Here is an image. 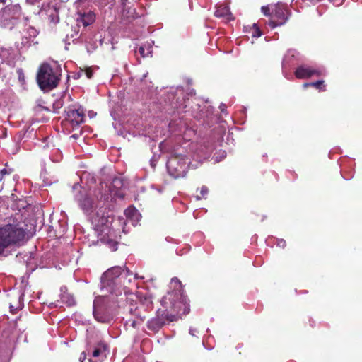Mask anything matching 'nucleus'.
I'll return each mask as SVG.
<instances>
[{"label":"nucleus","instance_id":"36","mask_svg":"<svg viewBox=\"0 0 362 362\" xmlns=\"http://www.w3.org/2000/svg\"><path fill=\"white\" fill-rule=\"evenodd\" d=\"M50 17L52 18V20H51V21H52V22H55V23L58 22V20L54 21V13H52L50 14Z\"/></svg>","mask_w":362,"mask_h":362},{"label":"nucleus","instance_id":"7","mask_svg":"<svg viewBox=\"0 0 362 362\" xmlns=\"http://www.w3.org/2000/svg\"><path fill=\"white\" fill-rule=\"evenodd\" d=\"M21 14L19 4H7L0 10V25L12 28Z\"/></svg>","mask_w":362,"mask_h":362},{"label":"nucleus","instance_id":"41","mask_svg":"<svg viewBox=\"0 0 362 362\" xmlns=\"http://www.w3.org/2000/svg\"><path fill=\"white\" fill-rule=\"evenodd\" d=\"M146 76H147V73H146V74H144V76H143V78H142L141 80H143L144 78H145L146 77Z\"/></svg>","mask_w":362,"mask_h":362},{"label":"nucleus","instance_id":"13","mask_svg":"<svg viewBox=\"0 0 362 362\" xmlns=\"http://www.w3.org/2000/svg\"><path fill=\"white\" fill-rule=\"evenodd\" d=\"M112 187L114 188H117V189H109L110 191L111 199H115L116 197L123 198L124 194L120 189H119V188L122 187V182L121 179L115 178L112 181Z\"/></svg>","mask_w":362,"mask_h":362},{"label":"nucleus","instance_id":"29","mask_svg":"<svg viewBox=\"0 0 362 362\" xmlns=\"http://www.w3.org/2000/svg\"><path fill=\"white\" fill-rule=\"evenodd\" d=\"M95 301H94V303H93V308H94V310H93V315H94V316H95V319H96L97 320H98V321H100V322H103L102 319L99 318V317L97 316V315H96V313H95Z\"/></svg>","mask_w":362,"mask_h":362},{"label":"nucleus","instance_id":"14","mask_svg":"<svg viewBox=\"0 0 362 362\" xmlns=\"http://www.w3.org/2000/svg\"><path fill=\"white\" fill-rule=\"evenodd\" d=\"M165 323V320L163 317H155L148 321V328L152 331H158Z\"/></svg>","mask_w":362,"mask_h":362},{"label":"nucleus","instance_id":"35","mask_svg":"<svg viewBox=\"0 0 362 362\" xmlns=\"http://www.w3.org/2000/svg\"><path fill=\"white\" fill-rule=\"evenodd\" d=\"M226 108V105L224 104H221L220 105V109H221V112H224Z\"/></svg>","mask_w":362,"mask_h":362},{"label":"nucleus","instance_id":"31","mask_svg":"<svg viewBox=\"0 0 362 362\" xmlns=\"http://www.w3.org/2000/svg\"><path fill=\"white\" fill-rule=\"evenodd\" d=\"M7 4V0H0V8L4 7Z\"/></svg>","mask_w":362,"mask_h":362},{"label":"nucleus","instance_id":"27","mask_svg":"<svg viewBox=\"0 0 362 362\" xmlns=\"http://www.w3.org/2000/svg\"><path fill=\"white\" fill-rule=\"evenodd\" d=\"M28 31L31 37H35L38 34L37 30L33 28H30Z\"/></svg>","mask_w":362,"mask_h":362},{"label":"nucleus","instance_id":"25","mask_svg":"<svg viewBox=\"0 0 362 362\" xmlns=\"http://www.w3.org/2000/svg\"><path fill=\"white\" fill-rule=\"evenodd\" d=\"M262 11L264 13V15L267 16L270 14V11L272 12V6H262Z\"/></svg>","mask_w":362,"mask_h":362},{"label":"nucleus","instance_id":"37","mask_svg":"<svg viewBox=\"0 0 362 362\" xmlns=\"http://www.w3.org/2000/svg\"><path fill=\"white\" fill-rule=\"evenodd\" d=\"M133 278L134 279H144L143 276H139L137 274H134Z\"/></svg>","mask_w":362,"mask_h":362},{"label":"nucleus","instance_id":"28","mask_svg":"<svg viewBox=\"0 0 362 362\" xmlns=\"http://www.w3.org/2000/svg\"><path fill=\"white\" fill-rule=\"evenodd\" d=\"M84 71H85V74L87 76V78H91V77L93 76L92 70L90 68H88V69H86Z\"/></svg>","mask_w":362,"mask_h":362},{"label":"nucleus","instance_id":"40","mask_svg":"<svg viewBox=\"0 0 362 362\" xmlns=\"http://www.w3.org/2000/svg\"><path fill=\"white\" fill-rule=\"evenodd\" d=\"M4 175L0 173V182L2 181Z\"/></svg>","mask_w":362,"mask_h":362},{"label":"nucleus","instance_id":"22","mask_svg":"<svg viewBox=\"0 0 362 362\" xmlns=\"http://www.w3.org/2000/svg\"><path fill=\"white\" fill-rule=\"evenodd\" d=\"M151 47L148 46L147 50L146 51V47L143 45L139 48V52L143 57H145L151 53Z\"/></svg>","mask_w":362,"mask_h":362},{"label":"nucleus","instance_id":"32","mask_svg":"<svg viewBox=\"0 0 362 362\" xmlns=\"http://www.w3.org/2000/svg\"><path fill=\"white\" fill-rule=\"evenodd\" d=\"M330 1L333 2L334 4L339 6L341 4V0H329Z\"/></svg>","mask_w":362,"mask_h":362},{"label":"nucleus","instance_id":"38","mask_svg":"<svg viewBox=\"0 0 362 362\" xmlns=\"http://www.w3.org/2000/svg\"><path fill=\"white\" fill-rule=\"evenodd\" d=\"M95 115H96V114H95V112H91V111H90V112H89V116H90V117H93Z\"/></svg>","mask_w":362,"mask_h":362},{"label":"nucleus","instance_id":"4","mask_svg":"<svg viewBox=\"0 0 362 362\" xmlns=\"http://www.w3.org/2000/svg\"><path fill=\"white\" fill-rule=\"evenodd\" d=\"M25 224L21 221V216L17 214L9 223L0 227V255L5 248L20 246L25 238Z\"/></svg>","mask_w":362,"mask_h":362},{"label":"nucleus","instance_id":"39","mask_svg":"<svg viewBox=\"0 0 362 362\" xmlns=\"http://www.w3.org/2000/svg\"><path fill=\"white\" fill-rule=\"evenodd\" d=\"M136 322L135 321H132V326L133 327H136Z\"/></svg>","mask_w":362,"mask_h":362},{"label":"nucleus","instance_id":"12","mask_svg":"<svg viewBox=\"0 0 362 362\" xmlns=\"http://www.w3.org/2000/svg\"><path fill=\"white\" fill-rule=\"evenodd\" d=\"M215 16L218 18H223L227 21L233 20V15L228 6L221 5L216 8Z\"/></svg>","mask_w":362,"mask_h":362},{"label":"nucleus","instance_id":"42","mask_svg":"<svg viewBox=\"0 0 362 362\" xmlns=\"http://www.w3.org/2000/svg\"><path fill=\"white\" fill-rule=\"evenodd\" d=\"M223 157H226V153H225V152H223Z\"/></svg>","mask_w":362,"mask_h":362},{"label":"nucleus","instance_id":"5","mask_svg":"<svg viewBox=\"0 0 362 362\" xmlns=\"http://www.w3.org/2000/svg\"><path fill=\"white\" fill-rule=\"evenodd\" d=\"M37 80L40 88L43 90L54 88L59 81V74L48 64H43L40 67Z\"/></svg>","mask_w":362,"mask_h":362},{"label":"nucleus","instance_id":"33","mask_svg":"<svg viewBox=\"0 0 362 362\" xmlns=\"http://www.w3.org/2000/svg\"><path fill=\"white\" fill-rule=\"evenodd\" d=\"M0 173L4 176L5 175H8L9 173L7 171L6 169L4 168L1 170H0Z\"/></svg>","mask_w":362,"mask_h":362},{"label":"nucleus","instance_id":"6","mask_svg":"<svg viewBox=\"0 0 362 362\" xmlns=\"http://www.w3.org/2000/svg\"><path fill=\"white\" fill-rule=\"evenodd\" d=\"M189 159L182 155H172L167 162V169L174 178L183 177L187 173Z\"/></svg>","mask_w":362,"mask_h":362},{"label":"nucleus","instance_id":"3","mask_svg":"<svg viewBox=\"0 0 362 362\" xmlns=\"http://www.w3.org/2000/svg\"><path fill=\"white\" fill-rule=\"evenodd\" d=\"M133 274L128 269H122L115 266L108 269L101 277V290L105 295V291L116 296L122 294L125 290L127 283L132 281Z\"/></svg>","mask_w":362,"mask_h":362},{"label":"nucleus","instance_id":"20","mask_svg":"<svg viewBox=\"0 0 362 362\" xmlns=\"http://www.w3.org/2000/svg\"><path fill=\"white\" fill-rule=\"evenodd\" d=\"M138 297L139 298L140 301L144 305H146L147 308H148L151 305V303H152L151 298L150 296H147L146 293H143L141 292H139Z\"/></svg>","mask_w":362,"mask_h":362},{"label":"nucleus","instance_id":"21","mask_svg":"<svg viewBox=\"0 0 362 362\" xmlns=\"http://www.w3.org/2000/svg\"><path fill=\"white\" fill-rule=\"evenodd\" d=\"M23 296V293H21L18 296V303H16V305H13V303L10 304L11 312L14 313H16V310H18V309H21L23 307V303H22Z\"/></svg>","mask_w":362,"mask_h":362},{"label":"nucleus","instance_id":"23","mask_svg":"<svg viewBox=\"0 0 362 362\" xmlns=\"http://www.w3.org/2000/svg\"><path fill=\"white\" fill-rule=\"evenodd\" d=\"M209 189L206 186H202L200 189V195H197L196 199L197 200L201 199L202 198H205L206 195L208 194Z\"/></svg>","mask_w":362,"mask_h":362},{"label":"nucleus","instance_id":"11","mask_svg":"<svg viewBox=\"0 0 362 362\" xmlns=\"http://www.w3.org/2000/svg\"><path fill=\"white\" fill-rule=\"evenodd\" d=\"M124 215L128 221H130L133 226H136L140 221L141 214L134 207H128L124 211Z\"/></svg>","mask_w":362,"mask_h":362},{"label":"nucleus","instance_id":"10","mask_svg":"<svg viewBox=\"0 0 362 362\" xmlns=\"http://www.w3.org/2000/svg\"><path fill=\"white\" fill-rule=\"evenodd\" d=\"M66 119L73 127L78 126L84 122V110L82 107L69 108L66 112Z\"/></svg>","mask_w":362,"mask_h":362},{"label":"nucleus","instance_id":"1","mask_svg":"<svg viewBox=\"0 0 362 362\" xmlns=\"http://www.w3.org/2000/svg\"><path fill=\"white\" fill-rule=\"evenodd\" d=\"M74 198L79 208L89 217L95 227L99 240L112 251L117 250V243L114 240L115 232L111 228L112 218L103 209V202L109 199L100 189H88L78 183L73 186Z\"/></svg>","mask_w":362,"mask_h":362},{"label":"nucleus","instance_id":"15","mask_svg":"<svg viewBox=\"0 0 362 362\" xmlns=\"http://www.w3.org/2000/svg\"><path fill=\"white\" fill-rule=\"evenodd\" d=\"M25 4L28 5L37 4L38 7L41 8V11H45L49 6V0H25Z\"/></svg>","mask_w":362,"mask_h":362},{"label":"nucleus","instance_id":"8","mask_svg":"<svg viewBox=\"0 0 362 362\" xmlns=\"http://www.w3.org/2000/svg\"><path fill=\"white\" fill-rule=\"evenodd\" d=\"M287 18V10L284 4H277L272 6V19L269 23L272 28L284 24Z\"/></svg>","mask_w":362,"mask_h":362},{"label":"nucleus","instance_id":"30","mask_svg":"<svg viewBox=\"0 0 362 362\" xmlns=\"http://www.w3.org/2000/svg\"><path fill=\"white\" fill-rule=\"evenodd\" d=\"M86 355L84 352L81 353V356H80V358H79V361L81 362H83L84 360L86 359Z\"/></svg>","mask_w":362,"mask_h":362},{"label":"nucleus","instance_id":"18","mask_svg":"<svg viewBox=\"0 0 362 362\" xmlns=\"http://www.w3.org/2000/svg\"><path fill=\"white\" fill-rule=\"evenodd\" d=\"M95 21V15L93 13L84 14L81 17V21L84 26L91 24Z\"/></svg>","mask_w":362,"mask_h":362},{"label":"nucleus","instance_id":"19","mask_svg":"<svg viewBox=\"0 0 362 362\" xmlns=\"http://www.w3.org/2000/svg\"><path fill=\"white\" fill-rule=\"evenodd\" d=\"M324 82L325 81L323 80H320L316 82L306 83L303 84V87L307 88L308 86H313L316 88L317 89H319L320 90H325V86L324 85Z\"/></svg>","mask_w":362,"mask_h":362},{"label":"nucleus","instance_id":"34","mask_svg":"<svg viewBox=\"0 0 362 362\" xmlns=\"http://www.w3.org/2000/svg\"><path fill=\"white\" fill-rule=\"evenodd\" d=\"M197 332V330H196V329H194L191 328V329H189V334H190L192 336H195V332Z\"/></svg>","mask_w":362,"mask_h":362},{"label":"nucleus","instance_id":"16","mask_svg":"<svg viewBox=\"0 0 362 362\" xmlns=\"http://www.w3.org/2000/svg\"><path fill=\"white\" fill-rule=\"evenodd\" d=\"M61 292L62 293L60 298L62 303L66 304L69 306L74 305L75 301L73 296L71 294L64 291L63 288L61 289Z\"/></svg>","mask_w":362,"mask_h":362},{"label":"nucleus","instance_id":"2","mask_svg":"<svg viewBox=\"0 0 362 362\" xmlns=\"http://www.w3.org/2000/svg\"><path fill=\"white\" fill-rule=\"evenodd\" d=\"M168 291L162 298L161 304L168 313L166 319L170 322L177 319V315L187 314L189 311V304L186 296H184L181 282L177 278H173L170 283Z\"/></svg>","mask_w":362,"mask_h":362},{"label":"nucleus","instance_id":"9","mask_svg":"<svg viewBox=\"0 0 362 362\" xmlns=\"http://www.w3.org/2000/svg\"><path fill=\"white\" fill-rule=\"evenodd\" d=\"M325 74V70L323 68H314L308 66H300L295 71V75L298 78H307L313 76H323Z\"/></svg>","mask_w":362,"mask_h":362},{"label":"nucleus","instance_id":"26","mask_svg":"<svg viewBox=\"0 0 362 362\" xmlns=\"http://www.w3.org/2000/svg\"><path fill=\"white\" fill-rule=\"evenodd\" d=\"M276 245L279 247L284 248L286 247V241L284 240H283V239L277 240Z\"/></svg>","mask_w":362,"mask_h":362},{"label":"nucleus","instance_id":"24","mask_svg":"<svg viewBox=\"0 0 362 362\" xmlns=\"http://www.w3.org/2000/svg\"><path fill=\"white\" fill-rule=\"evenodd\" d=\"M253 28H254V31L252 33V37H260L262 33L256 24H253Z\"/></svg>","mask_w":362,"mask_h":362},{"label":"nucleus","instance_id":"17","mask_svg":"<svg viewBox=\"0 0 362 362\" xmlns=\"http://www.w3.org/2000/svg\"><path fill=\"white\" fill-rule=\"evenodd\" d=\"M107 349V346L104 344L101 343L98 345V346L95 348L94 351L93 352V357H98L103 354L105 356V352Z\"/></svg>","mask_w":362,"mask_h":362}]
</instances>
